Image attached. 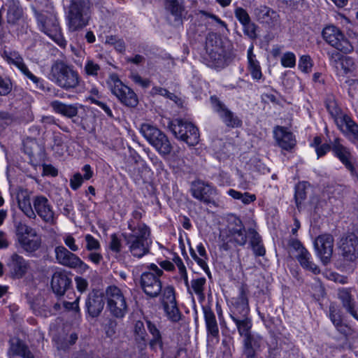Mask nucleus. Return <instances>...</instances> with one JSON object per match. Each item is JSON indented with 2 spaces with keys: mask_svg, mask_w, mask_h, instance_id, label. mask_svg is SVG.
I'll list each match as a JSON object with an SVG mask.
<instances>
[{
  "mask_svg": "<svg viewBox=\"0 0 358 358\" xmlns=\"http://www.w3.org/2000/svg\"><path fill=\"white\" fill-rule=\"evenodd\" d=\"M129 229L131 233L122 234L125 244L133 257L142 258L150 252V245L148 242L150 235V229L143 223L138 224L136 227L129 224Z\"/></svg>",
  "mask_w": 358,
  "mask_h": 358,
  "instance_id": "nucleus-1",
  "label": "nucleus"
},
{
  "mask_svg": "<svg viewBox=\"0 0 358 358\" xmlns=\"http://www.w3.org/2000/svg\"><path fill=\"white\" fill-rule=\"evenodd\" d=\"M50 78L59 87L72 90L80 86L81 78L73 66L57 61L51 66Z\"/></svg>",
  "mask_w": 358,
  "mask_h": 358,
  "instance_id": "nucleus-2",
  "label": "nucleus"
},
{
  "mask_svg": "<svg viewBox=\"0 0 358 358\" xmlns=\"http://www.w3.org/2000/svg\"><path fill=\"white\" fill-rule=\"evenodd\" d=\"M90 0H71L67 13V26L69 31L83 29L90 21Z\"/></svg>",
  "mask_w": 358,
  "mask_h": 358,
  "instance_id": "nucleus-3",
  "label": "nucleus"
},
{
  "mask_svg": "<svg viewBox=\"0 0 358 358\" xmlns=\"http://www.w3.org/2000/svg\"><path fill=\"white\" fill-rule=\"evenodd\" d=\"M39 29L52 38L60 47L66 45L56 14L48 11H34Z\"/></svg>",
  "mask_w": 358,
  "mask_h": 358,
  "instance_id": "nucleus-4",
  "label": "nucleus"
},
{
  "mask_svg": "<svg viewBox=\"0 0 358 358\" xmlns=\"http://www.w3.org/2000/svg\"><path fill=\"white\" fill-rule=\"evenodd\" d=\"M140 132L161 156L165 157L171 154L173 147L169 138L157 127L144 123L141 126Z\"/></svg>",
  "mask_w": 358,
  "mask_h": 358,
  "instance_id": "nucleus-5",
  "label": "nucleus"
},
{
  "mask_svg": "<svg viewBox=\"0 0 358 358\" xmlns=\"http://www.w3.org/2000/svg\"><path fill=\"white\" fill-rule=\"evenodd\" d=\"M147 268L148 270L141 275L140 285L148 296L156 298L162 291L160 278L164 274V271L155 264H150Z\"/></svg>",
  "mask_w": 358,
  "mask_h": 358,
  "instance_id": "nucleus-6",
  "label": "nucleus"
},
{
  "mask_svg": "<svg viewBox=\"0 0 358 358\" xmlns=\"http://www.w3.org/2000/svg\"><path fill=\"white\" fill-rule=\"evenodd\" d=\"M221 236L224 241L222 248L224 250H228L230 248L229 243H233L234 246H244L248 241V233L242 221L234 217Z\"/></svg>",
  "mask_w": 358,
  "mask_h": 358,
  "instance_id": "nucleus-7",
  "label": "nucleus"
},
{
  "mask_svg": "<svg viewBox=\"0 0 358 358\" xmlns=\"http://www.w3.org/2000/svg\"><path fill=\"white\" fill-rule=\"evenodd\" d=\"M168 127L176 138L189 146H194L199 141V129L191 122L176 119L170 122Z\"/></svg>",
  "mask_w": 358,
  "mask_h": 358,
  "instance_id": "nucleus-8",
  "label": "nucleus"
},
{
  "mask_svg": "<svg viewBox=\"0 0 358 358\" xmlns=\"http://www.w3.org/2000/svg\"><path fill=\"white\" fill-rule=\"evenodd\" d=\"M107 308L115 317L122 318L128 311V305L122 291L115 285H110L105 291Z\"/></svg>",
  "mask_w": 358,
  "mask_h": 358,
  "instance_id": "nucleus-9",
  "label": "nucleus"
},
{
  "mask_svg": "<svg viewBox=\"0 0 358 358\" xmlns=\"http://www.w3.org/2000/svg\"><path fill=\"white\" fill-rule=\"evenodd\" d=\"M324 40L337 50L344 53L350 52L353 50L348 38L336 27L331 25L326 27L322 31Z\"/></svg>",
  "mask_w": 358,
  "mask_h": 358,
  "instance_id": "nucleus-10",
  "label": "nucleus"
},
{
  "mask_svg": "<svg viewBox=\"0 0 358 358\" xmlns=\"http://www.w3.org/2000/svg\"><path fill=\"white\" fill-rule=\"evenodd\" d=\"M1 57L9 64L15 66L27 79L31 80L36 87L43 89V80L34 76L28 69L24 63V59L17 51H7L6 50L1 52Z\"/></svg>",
  "mask_w": 358,
  "mask_h": 358,
  "instance_id": "nucleus-11",
  "label": "nucleus"
},
{
  "mask_svg": "<svg viewBox=\"0 0 358 358\" xmlns=\"http://www.w3.org/2000/svg\"><path fill=\"white\" fill-rule=\"evenodd\" d=\"M210 101L213 110L227 127L239 128L242 126V120L216 96H210Z\"/></svg>",
  "mask_w": 358,
  "mask_h": 358,
  "instance_id": "nucleus-12",
  "label": "nucleus"
},
{
  "mask_svg": "<svg viewBox=\"0 0 358 358\" xmlns=\"http://www.w3.org/2000/svg\"><path fill=\"white\" fill-rule=\"evenodd\" d=\"M55 255L57 262L60 265L82 271H86L89 268L88 265L78 255L63 245L55 247Z\"/></svg>",
  "mask_w": 358,
  "mask_h": 358,
  "instance_id": "nucleus-13",
  "label": "nucleus"
},
{
  "mask_svg": "<svg viewBox=\"0 0 358 358\" xmlns=\"http://www.w3.org/2000/svg\"><path fill=\"white\" fill-rule=\"evenodd\" d=\"M314 247L317 256L324 265H327L331 259L334 247V239L332 235L324 234L318 236L314 241Z\"/></svg>",
  "mask_w": 358,
  "mask_h": 358,
  "instance_id": "nucleus-14",
  "label": "nucleus"
},
{
  "mask_svg": "<svg viewBox=\"0 0 358 358\" xmlns=\"http://www.w3.org/2000/svg\"><path fill=\"white\" fill-rule=\"evenodd\" d=\"M110 90L112 93L126 106H137L138 99L136 94L131 88L124 85L119 78L113 79Z\"/></svg>",
  "mask_w": 358,
  "mask_h": 358,
  "instance_id": "nucleus-15",
  "label": "nucleus"
},
{
  "mask_svg": "<svg viewBox=\"0 0 358 358\" xmlns=\"http://www.w3.org/2000/svg\"><path fill=\"white\" fill-rule=\"evenodd\" d=\"M238 291V296L233 298L230 313L231 320L249 317L248 290L245 285H242Z\"/></svg>",
  "mask_w": 358,
  "mask_h": 358,
  "instance_id": "nucleus-16",
  "label": "nucleus"
},
{
  "mask_svg": "<svg viewBox=\"0 0 358 358\" xmlns=\"http://www.w3.org/2000/svg\"><path fill=\"white\" fill-rule=\"evenodd\" d=\"M339 249L344 262H355L358 259V238L350 233L344 235L340 241Z\"/></svg>",
  "mask_w": 358,
  "mask_h": 358,
  "instance_id": "nucleus-17",
  "label": "nucleus"
},
{
  "mask_svg": "<svg viewBox=\"0 0 358 358\" xmlns=\"http://www.w3.org/2000/svg\"><path fill=\"white\" fill-rule=\"evenodd\" d=\"M32 203L36 215H38L44 222L55 223V213L52 206L45 196H36L34 197Z\"/></svg>",
  "mask_w": 358,
  "mask_h": 358,
  "instance_id": "nucleus-18",
  "label": "nucleus"
},
{
  "mask_svg": "<svg viewBox=\"0 0 358 358\" xmlns=\"http://www.w3.org/2000/svg\"><path fill=\"white\" fill-rule=\"evenodd\" d=\"M104 306L105 301L103 292L94 289L89 293L85 300V308L90 317H98L102 312Z\"/></svg>",
  "mask_w": 358,
  "mask_h": 358,
  "instance_id": "nucleus-19",
  "label": "nucleus"
},
{
  "mask_svg": "<svg viewBox=\"0 0 358 358\" xmlns=\"http://www.w3.org/2000/svg\"><path fill=\"white\" fill-rule=\"evenodd\" d=\"M254 15L257 21L267 24L270 27H278L280 24L279 14L273 9L260 5L254 9Z\"/></svg>",
  "mask_w": 358,
  "mask_h": 358,
  "instance_id": "nucleus-20",
  "label": "nucleus"
},
{
  "mask_svg": "<svg viewBox=\"0 0 358 358\" xmlns=\"http://www.w3.org/2000/svg\"><path fill=\"white\" fill-rule=\"evenodd\" d=\"M352 292V288L341 287L337 290V296L346 312L358 320L356 301Z\"/></svg>",
  "mask_w": 358,
  "mask_h": 358,
  "instance_id": "nucleus-21",
  "label": "nucleus"
},
{
  "mask_svg": "<svg viewBox=\"0 0 358 358\" xmlns=\"http://www.w3.org/2000/svg\"><path fill=\"white\" fill-rule=\"evenodd\" d=\"M11 276L14 278H21L27 273L28 263L22 256L13 253L6 264Z\"/></svg>",
  "mask_w": 358,
  "mask_h": 358,
  "instance_id": "nucleus-22",
  "label": "nucleus"
},
{
  "mask_svg": "<svg viewBox=\"0 0 358 358\" xmlns=\"http://www.w3.org/2000/svg\"><path fill=\"white\" fill-rule=\"evenodd\" d=\"M191 192L195 199L205 203H209L211 201L210 196L215 192V190L209 184L205 183L202 180H196L192 183Z\"/></svg>",
  "mask_w": 358,
  "mask_h": 358,
  "instance_id": "nucleus-23",
  "label": "nucleus"
},
{
  "mask_svg": "<svg viewBox=\"0 0 358 358\" xmlns=\"http://www.w3.org/2000/svg\"><path fill=\"white\" fill-rule=\"evenodd\" d=\"M71 283V280L66 273L57 271L52 277L51 287L56 295L61 296L70 287Z\"/></svg>",
  "mask_w": 358,
  "mask_h": 358,
  "instance_id": "nucleus-24",
  "label": "nucleus"
},
{
  "mask_svg": "<svg viewBox=\"0 0 358 358\" xmlns=\"http://www.w3.org/2000/svg\"><path fill=\"white\" fill-rule=\"evenodd\" d=\"M332 150L334 155L353 174L355 172V168L350 161L352 157L351 153L348 148L341 143L339 138H336L332 143Z\"/></svg>",
  "mask_w": 358,
  "mask_h": 358,
  "instance_id": "nucleus-25",
  "label": "nucleus"
},
{
  "mask_svg": "<svg viewBox=\"0 0 358 358\" xmlns=\"http://www.w3.org/2000/svg\"><path fill=\"white\" fill-rule=\"evenodd\" d=\"M262 337L257 334H250L243 338V353L246 358H255L256 352L260 348Z\"/></svg>",
  "mask_w": 358,
  "mask_h": 358,
  "instance_id": "nucleus-26",
  "label": "nucleus"
},
{
  "mask_svg": "<svg viewBox=\"0 0 358 358\" xmlns=\"http://www.w3.org/2000/svg\"><path fill=\"white\" fill-rule=\"evenodd\" d=\"M202 309L208 336L218 339L219 327L215 313L210 306H203Z\"/></svg>",
  "mask_w": 358,
  "mask_h": 358,
  "instance_id": "nucleus-27",
  "label": "nucleus"
},
{
  "mask_svg": "<svg viewBox=\"0 0 358 358\" xmlns=\"http://www.w3.org/2000/svg\"><path fill=\"white\" fill-rule=\"evenodd\" d=\"M9 343L8 355L10 357L19 356L22 358H35L29 347L20 339H12Z\"/></svg>",
  "mask_w": 358,
  "mask_h": 358,
  "instance_id": "nucleus-28",
  "label": "nucleus"
},
{
  "mask_svg": "<svg viewBox=\"0 0 358 358\" xmlns=\"http://www.w3.org/2000/svg\"><path fill=\"white\" fill-rule=\"evenodd\" d=\"M274 136L279 146L284 150H291L295 145L293 134L284 127H277L274 130Z\"/></svg>",
  "mask_w": 358,
  "mask_h": 358,
  "instance_id": "nucleus-29",
  "label": "nucleus"
},
{
  "mask_svg": "<svg viewBox=\"0 0 358 358\" xmlns=\"http://www.w3.org/2000/svg\"><path fill=\"white\" fill-rule=\"evenodd\" d=\"M223 51L218 47L210 48L208 43L206 45L207 55L205 59L207 62V65L211 68H220L224 64Z\"/></svg>",
  "mask_w": 358,
  "mask_h": 358,
  "instance_id": "nucleus-30",
  "label": "nucleus"
},
{
  "mask_svg": "<svg viewBox=\"0 0 358 358\" xmlns=\"http://www.w3.org/2000/svg\"><path fill=\"white\" fill-rule=\"evenodd\" d=\"M253 45H251L248 50V70L250 72L253 80L259 81L263 77L262 69L259 61L256 59L253 53Z\"/></svg>",
  "mask_w": 358,
  "mask_h": 358,
  "instance_id": "nucleus-31",
  "label": "nucleus"
},
{
  "mask_svg": "<svg viewBox=\"0 0 358 358\" xmlns=\"http://www.w3.org/2000/svg\"><path fill=\"white\" fill-rule=\"evenodd\" d=\"M19 208L30 220H36V215L31 207L30 196L27 191H20L17 195Z\"/></svg>",
  "mask_w": 358,
  "mask_h": 358,
  "instance_id": "nucleus-32",
  "label": "nucleus"
},
{
  "mask_svg": "<svg viewBox=\"0 0 358 358\" xmlns=\"http://www.w3.org/2000/svg\"><path fill=\"white\" fill-rule=\"evenodd\" d=\"M52 110L68 118H73L78 115V108L76 104H66L60 101H53L50 103Z\"/></svg>",
  "mask_w": 358,
  "mask_h": 358,
  "instance_id": "nucleus-33",
  "label": "nucleus"
},
{
  "mask_svg": "<svg viewBox=\"0 0 358 358\" xmlns=\"http://www.w3.org/2000/svg\"><path fill=\"white\" fill-rule=\"evenodd\" d=\"M5 6L7 7V22L15 24L22 16V9L17 0H6Z\"/></svg>",
  "mask_w": 358,
  "mask_h": 358,
  "instance_id": "nucleus-34",
  "label": "nucleus"
},
{
  "mask_svg": "<svg viewBox=\"0 0 358 358\" xmlns=\"http://www.w3.org/2000/svg\"><path fill=\"white\" fill-rule=\"evenodd\" d=\"M250 238V246L256 257H263L266 254V249L263 245L262 238L259 233L253 228L248 229Z\"/></svg>",
  "mask_w": 358,
  "mask_h": 358,
  "instance_id": "nucleus-35",
  "label": "nucleus"
},
{
  "mask_svg": "<svg viewBox=\"0 0 358 358\" xmlns=\"http://www.w3.org/2000/svg\"><path fill=\"white\" fill-rule=\"evenodd\" d=\"M17 241L20 247L27 252H34L38 250L41 245V238L36 234V236L21 237L17 238Z\"/></svg>",
  "mask_w": 358,
  "mask_h": 358,
  "instance_id": "nucleus-36",
  "label": "nucleus"
},
{
  "mask_svg": "<svg viewBox=\"0 0 358 358\" xmlns=\"http://www.w3.org/2000/svg\"><path fill=\"white\" fill-rule=\"evenodd\" d=\"M296 258L303 268L312 271L315 274L320 272L319 267L310 261L311 255L306 249H302V251L296 255Z\"/></svg>",
  "mask_w": 358,
  "mask_h": 358,
  "instance_id": "nucleus-37",
  "label": "nucleus"
},
{
  "mask_svg": "<svg viewBox=\"0 0 358 358\" xmlns=\"http://www.w3.org/2000/svg\"><path fill=\"white\" fill-rule=\"evenodd\" d=\"M166 8L176 20H180L185 13L184 0H165Z\"/></svg>",
  "mask_w": 358,
  "mask_h": 358,
  "instance_id": "nucleus-38",
  "label": "nucleus"
},
{
  "mask_svg": "<svg viewBox=\"0 0 358 358\" xmlns=\"http://www.w3.org/2000/svg\"><path fill=\"white\" fill-rule=\"evenodd\" d=\"M340 127H345V132L352 137L354 141H358V124L347 115L340 118Z\"/></svg>",
  "mask_w": 358,
  "mask_h": 358,
  "instance_id": "nucleus-39",
  "label": "nucleus"
},
{
  "mask_svg": "<svg viewBox=\"0 0 358 358\" xmlns=\"http://www.w3.org/2000/svg\"><path fill=\"white\" fill-rule=\"evenodd\" d=\"M14 227L17 238L27 236H36V234L37 233L35 229L29 226L23 220H15Z\"/></svg>",
  "mask_w": 358,
  "mask_h": 358,
  "instance_id": "nucleus-40",
  "label": "nucleus"
},
{
  "mask_svg": "<svg viewBox=\"0 0 358 358\" xmlns=\"http://www.w3.org/2000/svg\"><path fill=\"white\" fill-rule=\"evenodd\" d=\"M232 320L235 323L238 332L241 336L244 338L248 335L252 334L251 329L252 323L250 317L238 318Z\"/></svg>",
  "mask_w": 358,
  "mask_h": 358,
  "instance_id": "nucleus-41",
  "label": "nucleus"
},
{
  "mask_svg": "<svg viewBox=\"0 0 358 358\" xmlns=\"http://www.w3.org/2000/svg\"><path fill=\"white\" fill-rule=\"evenodd\" d=\"M227 193L233 199L241 200L245 205H248L256 200V195L249 192L242 193L234 189H230Z\"/></svg>",
  "mask_w": 358,
  "mask_h": 358,
  "instance_id": "nucleus-42",
  "label": "nucleus"
},
{
  "mask_svg": "<svg viewBox=\"0 0 358 358\" xmlns=\"http://www.w3.org/2000/svg\"><path fill=\"white\" fill-rule=\"evenodd\" d=\"M306 182H299L295 186L294 199L298 209H300L301 204L306 198Z\"/></svg>",
  "mask_w": 358,
  "mask_h": 358,
  "instance_id": "nucleus-43",
  "label": "nucleus"
},
{
  "mask_svg": "<svg viewBox=\"0 0 358 358\" xmlns=\"http://www.w3.org/2000/svg\"><path fill=\"white\" fill-rule=\"evenodd\" d=\"M164 309L166 315L171 321H179L180 319V313L177 307L176 302L164 306Z\"/></svg>",
  "mask_w": 358,
  "mask_h": 358,
  "instance_id": "nucleus-44",
  "label": "nucleus"
},
{
  "mask_svg": "<svg viewBox=\"0 0 358 358\" xmlns=\"http://www.w3.org/2000/svg\"><path fill=\"white\" fill-rule=\"evenodd\" d=\"M326 108L330 115L336 119L337 124H341L340 118L343 115H340V109L338 108L336 102L334 100L328 99L325 102Z\"/></svg>",
  "mask_w": 358,
  "mask_h": 358,
  "instance_id": "nucleus-45",
  "label": "nucleus"
},
{
  "mask_svg": "<svg viewBox=\"0 0 358 358\" xmlns=\"http://www.w3.org/2000/svg\"><path fill=\"white\" fill-rule=\"evenodd\" d=\"M339 69L343 70L346 74L354 72L356 69L354 59L349 56H344L339 65Z\"/></svg>",
  "mask_w": 358,
  "mask_h": 358,
  "instance_id": "nucleus-46",
  "label": "nucleus"
},
{
  "mask_svg": "<svg viewBox=\"0 0 358 358\" xmlns=\"http://www.w3.org/2000/svg\"><path fill=\"white\" fill-rule=\"evenodd\" d=\"M100 69V66L97 63H95L92 59H88L86 61L84 67V71L86 75L94 77L97 76Z\"/></svg>",
  "mask_w": 358,
  "mask_h": 358,
  "instance_id": "nucleus-47",
  "label": "nucleus"
},
{
  "mask_svg": "<svg viewBox=\"0 0 358 358\" xmlns=\"http://www.w3.org/2000/svg\"><path fill=\"white\" fill-rule=\"evenodd\" d=\"M134 334L135 338L138 342L143 341L145 343L146 341L147 334L142 321L138 320L136 322L134 325Z\"/></svg>",
  "mask_w": 358,
  "mask_h": 358,
  "instance_id": "nucleus-48",
  "label": "nucleus"
},
{
  "mask_svg": "<svg viewBox=\"0 0 358 358\" xmlns=\"http://www.w3.org/2000/svg\"><path fill=\"white\" fill-rule=\"evenodd\" d=\"M205 278H199L197 279L192 280L191 282L192 288L196 294L201 298L204 297L203 289L206 284Z\"/></svg>",
  "mask_w": 358,
  "mask_h": 358,
  "instance_id": "nucleus-49",
  "label": "nucleus"
},
{
  "mask_svg": "<svg viewBox=\"0 0 358 358\" xmlns=\"http://www.w3.org/2000/svg\"><path fill=\"white\" fill-rule=\"evenodd\" d=\"M174 302H176V301L173 287L171 286L164 287L162 299L163 306Z\"/></svg>",
  "mask_w": 358,
  "mask_h": 358,
  "instance_id": "nucleus-50",
  "label": "nucleus"
},
{
  "mask_svg": "<svg viewBox=\"0 0 358 358\" xmlns=\"http://www.w3.org/2000/svg\"><path fill=\"white\" fill-rule=\"evenodd\" d=\"M327 54L329 58V64L337 70H339V65L344 56L336 50H329Z\"/></svg>",
  "mask_w": 358,
  "mask_h": 358,
  "instance_id": "nucleus-51",
  "label": "nucleus"
},
{
  "mask_svg": "<svg viewBox=\"0 0 358 358\" xmlns=\"http://www.w3.org/2000/svg\"><path fill=\"white\" fill-rule=\"evenodd\" d=\"M85 248L87 251H98L101 248L99 241L91 234L85 236Z\"/></svg>",
  "mask_w": 358,
  "mask_h": 358,
  "instance_id": "nucleus-52",
  "label": "nucleus"
},
{
  "mask_svg": "<svg viewBox=\"0 0 358 358\" xmlns=\"http://www.w3.org/2000/svg\"><path fill=\"white\" fill-rule=\"evenodd\" d=\"M150 94L152 96L159 94V95L166 97V98L169 99L170 100H172L174 101H176V99H178L177 96L175 95L174 94L171 93L165 88H163L161 87H157V86H155L152 88V90L150 91Z\"/></svg>",
  "mask_w": 358,
  "mask_h": 358,
  "instance_id": "nucleus-53",
  "label": "nucleus"
},
{
  "mask_svg": "<svg viewBox=\"0 0 358 358\" xmlns=\"http://www.w3.org/2000/svg\"><path fill=\"white\" fill-rule=\"evenodd\" d=\"M329 317L338 330L341 331V328L343 327L342 318L341 315L336 311L334 307L330 306L329 308Z\"/></svg>",
  "mask_w": 358,
  "mask_h": 358,
  "instance_id": "nucleus-54",
  "label": "nucleus"
},
{
  "mask_svg": "<svg viewBox=\"0 0 358 358\" xmlns=\"http://www.w3.org/2000/svg\"><path fill=\"white\" fill-rule=\"evenodd\" d=\"M313 66L311 58L308 55H303L301 57L299 62V69L305 73H308L310 71Z\"/></svg>",
  "mask_w": 358,
  "mask_h": 358,
  "instance_id": "nucleus-55",
  "label": "nucleus"
},
{
  "mask_svg": "<svg viewBox=\"0 0 358 358\" xmlns=\"http://www.w3.org/2000/svg\"><path fill=\"white\" fill-rule=\"evenodd\" d=\"M281 64L284 67L292 68L296 64V57L294 53L287 52L281 58Z\"/></svg>",
  "mask_w": 358,
  "mask_h": 358,
  "instance_id": "nucleus-56",
  "label": "nucleus"
},
{
  "mask_svg": "<svg viewBox=\"0 0 358 358\" xmlns=\"http://www.w3.org/2000/svg\"><path fill=\"white\" fill-rule=\"evenodd\" d=\"M192 257L196 262V263L201 266V268L206 272V273L210 277V272L208 268V264L204 259L199 257L196 253L195 250L192 248L189 250Z\"/></svg>",
  "mask_w": 358,
  "mask_h": 358,
  "instance_id": "nucleus-57",
  "label": "nucleus"
},
{
  "mask_svg": "<svg viewBox=\"0 0 358 358\" xmlns=\"http://www.w3.org/2000/svg\"><path fill=\"white\" fill-rule=\"evenodd\" d=\"M235 17L243 24L250 22V17L247 11L241 7H238L234 10Z\"/></svg>",
  "mask_w": 358,
  "mask_h": 358,
  "instance_id": "nucleus-58",
  "label": "nucleus"
},
{
  "mask_svg": "<svg viewBox=\"0 0 358 358\" xmlns=\"http://www.w3.org/2000/svg\"><path fill=\"white\" fill-rule=\"evenodd\" d=\"M109 248L111 251L115 253H120L122 250L121 240L117 237L115 234L110 236V241L109 243Z\"/></svg>",
  "mask_w": 358,
  "mask_h": 358,
  "instance_id": "nucleus-59",
  "label": "nucleus"
},
{
  "mask_svg": "<svg viewBox=\"0 0 358 358\" xmlns=\"http://www.w3.org/2000/svg\"><path fill=\"white\" fill-rule=\"evenodd\" d=\"M12 90V83L9 79L0 76V96H6Z\"/></svg>",
  "mask_w": 358,
  "mask_h": 358,
  "instance_id": "nucleus-60",
  "label": "nucleus"
},
{
  "mask_svg": "<svg viewBox=\"0 0 358 358\" xmlns=\"http://www.w3.org/2000/svg\"><path fill=\"white\" fill-rule=\"evenodd\" d=\"M13 122V116L7 112H0V131Z\"/></svg>",
  "mask_w": 358,
  "mask_h": 358,
  "instance_id": "nucleus-61",
  "label": "nucleus"
},
{
  "mask_svg": "<svg viewBox=\"0 0 358 358\" xmlns=\"http://www.w3.org/2000/svg\"><path fill=\"white\" fill-rule=\"evenodd\" d=\"M243 26V32L245 35H247L250 38L255 39L257 38L256 34V25L251 22H249Z\"/></svg>",
  "mask_w": 358,
  "mask_h": 358,
  "instance_id": "nucleus-62",
  "label": "nucleus"
},
{
  "mask_svg": "<svg viewBox=\"0 0 358 358\" xmlns=\"http://www.w3.org/2000/svg\"><path fill=\"white\" fill-rule=\"evenodd\" d=\"M130 78L136 84L140 85L143 88H147L150 86V80L149 79L143 78L138 73H131L130 76Z\"/></svg>",
  "mask_w": 358,
  "mask_h": 358,
  "instance_id": "nucleus-63",
  "label": "nucleus"
},
{
  "mask_svg": "<svg viewBox=\"0 0 358 358\" xmlns=\"http://www.w3.org/2000/svg\"><path fill=\"white\" fill-rule=\"evenodd\" d=\"M64 244L69 248V250L72 252H77L79 250L78 245L76 243V239L72 235L69 234L63 238Z\"/></svg>",
  "mask_w": 358,
  "mask_h": 358,
  "instance_id": "nucleus-64",
  "label": "nucleus"
}]
</instances>
